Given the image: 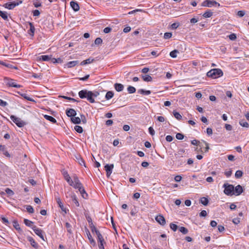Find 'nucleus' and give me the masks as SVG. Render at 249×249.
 <instances>
[{
	"mask_svg": "<svg viewBox=\"0 0 249 249\" xmlns=\"http://www.w3.org/2000/svg\"><path fill=\"white\" fill-rule=\"evenodd\" d=\"M240 222V219L239 218H235L232 219V222L235 224H238Z\"/></svg>",
	"mask_w": 249,
	"mask_h": 249,
	"instance_id": "bf43d9fd",
	"label": "nucleus"
},
{
	"mask_svg": "<svg viewBox=\"0 0 249 249\" xmlns=\"http://www.w3.org/2000/svg\"><path fill=\"white\" fill-rule=\"evenodd\" d=\"M28 241L30 243L31 246L36 249H38L39 248V245L36 243L33 237L31 236L27 237Z\"/></svg>",
	"mask_w": 249,
	"mask_h": 249,
	"instance_id": "1a4fd4ad",
	"label": "nucleus"
},
{
	"mask_svg": "<svg viewBox=\"0 0 249 249\" xmlns=\"http://www.w3.org/2000/svg\"><path fill=\"white\" fill-rule=\"evenodd\" d=\"M223 187L224 188V193L226 195L231 196L234 194L233 185L228 183H224Z\"/></svg>",
	"mask_w": 249,
	"mask_h": 249,
	"instance_id": "f03ea898",
	"label": "nucleus"
},
{
	"mask_svg": "<svg viewBox=\"0 0 249 249\" xmlns=\"http://www.w3.org/2000/svg\"><path fill=\"white\" fill-rule=\"evenodd\" d=\"M26 210L30 213H33L34 212V208L31 205H27L26 206Z\"/></svg>",
	"mask_w": 249,
	"mask_h": 249,
	"instance_id": "a18cd8bd",
	"label": "nucleus"
},
{
	"mask_svg": "<svg viewBox=\"0 0 249 249\" xmlns=\"http://www.w3.org/2000/svg\"><path fill=\"white\" fill-rule=\"evenodd\" d=\"M246 14V12L244 10H241V11H239L238 12H237V16L239 17H243Z\"/></svg>",
	"mask_w": 249,
	"mask_h": 249,
	"instance_id": "864d4df0",
	"label": "nucleus"
},
{
	"mask_svg": "<svg viewBox=\"0 0 249 249\" xmlns=\"http://www.w3.org/2000/svg\"><path fill=\"white\" fill-rule=\"evenodd\" d=\"M86 233H87V237L90 243L92 246H95L96 242H95V240H94V239L92 238L89 231L88 230H87Z\"/></svg>",
	"mask_w": 249,
	"mask_h": 249,
	"instance_id": "dca6fc26",
	"label": "nucleus"
},
{
	"mask_svg": "<svg viewBox=\"0 0 249 249\" xmlns=\"http://www.w3.org/2000/svg\"><path fill=\"white\" fill-rule=\"evenodd\" d=\"M223 74L222 71L220 69H213L207 73V76L213 79L222 76Z\"/></svg>",
	"mask_w": 249,
	"mask_h": 249,
	"instance_id": "f257e3e1",
	"label": "nucleus"
},
{
	"mask_svg": "<svg viewBox=\"0 0 249 249\" xmlns=\"http://www.w3.org/2000/svg\"><path fill=\"white\" fill-rule=\"evenodd\" d=\"M127 89L128 93L130 94L134 93L136 92V89L131 86H129L127 87Z\"/></svg>",
	"mask_w": 249,
	"mask_h": 249,
	"instance_id": "c9c22d12",
	"label": "nucleus"
},
{
	"mask_svg": "<svg viewBox=\"0 0 249 249\" xmlns=\"http://www.w3.org/2000/svg\"><path fill=\"white\" fill-rule=\"evenodd\" d=\"M71 200H72V202L75 205V206H77V207H79V202H78V200L77 199L76 195L74 193H72L71 195Z\"/></svg>",
	"mask_w": 249,
	"mask_h": 249,
	"instance_id": "4be33fe9",
	"label": "nucleus"
},
{
	"mask_svg": "<svg viewBox=\"0 0 249 249\" xmlns=\"http://www.w3.org/2000/svg\"><path fill=\"white\" fill-rule=\"evenodd\" d=\"M29 24L30 26V30L28 31V33L30 36H33L34 35L35 28L33 23L29 22Z\"/></svg>",
	"mask_w": 249,
	"mask_h": 249,
	"instance_id": "6ab92c4d",
	"label": "nucleus"
},
{
	"mask_svg": "<svg viewBox=\"0 0 249 249\" xmlns=\"http://www.w3.org/2000/svg\"><path fill=\"white\" fill-rule=\"evenodd\" d=\"M243 191V190L242 187L240 185H238L235 187V188H234V195L236 196H239L241 195Z\"/></svg>",
	"mask_w": 249,
	"mask_h": 249,
	"instance_id": "9b49d317",
	"label": "nucleus"
},
{
	"mask_svg": "<svg viewBox=\"0 0 249 249\" xmlns=\"http://www.w3.org/2000/svg\"><path fill=\"white\" fill-rule=\"evenodd\" d=\"M72 122L75 124H79L81 123V119L78 117H73L71 118Z\"/></svg>",
	"mask_w": 249,
	"mask_h": 249,
	"instance_id": "bb28decb",
	"label": "nucleus"
},
{
	"mask_svg": "<svg viewBox=\"0 0 249 249\" xmlns=\"http://www.w3.org/2000/svg\"><path fill=\"white\" fill-rule=\"evenodd\" d=\"M229 38L231 40H234L236 39V35L234 33L231 34L229 36Z\"/></svg>",
	"mask_w": 249,
	"mask_h": 249,
	"instance_id": "6e6d98bb",
	"label": "nucleus"
},
{
	"mask_svg": "<svg viewBox=\"0 0 249 249\" xmlns=\"http://www.w3.org/2000/svg\"><path fill=\"white\" fill-rule=\"evenodd\" d=\"M112 29L109 27H106L104 29V32L106 34L109 33L111 31Z\"/></svg>",
	"mask_w": 249,
	"mask_h": 249,
	"instance_id": "0e129e2a",
	"label": "nucleus"
},
{
	"mask_svg": "<svg viewBox=\"0 0 249 249\" xmlns=\"http://www.w3.org/2000/svg\"><path fill=\"white\" fill-rule=\"evenodd\" d=\"M76 159L77 160V161L79 163V164H80L81 165H83L85 166H85V161H84L83 159L81 157L78 156V157L76 158Z\"/></svg>",
	"mask_w": 249,
	"mask_h": 249,
	"instance_id": "a19ab883",
	"label": "nucleus"
},
{
	"mask_svg": "<svg viewBox=\"0 0 249 249\" xmlns=\"http://www.w3.org/2000/svg\"><path fill=\"white\" fill-rule=\"evenodd\" d=\"M70 5L74 11L77 12L79 10L80 7L77 2L71 1L70 2Z\"/></svg>",
	"mask_w": 249,
	"mask_h": 249,
	"instance_id": "2eb2a0df",
	"label": "nucleus"
},
{
	"mask_svg": "<svg viewBox=\"0 0 249 249\" xmlns=\"http://www.w3.org/2000/svg\"><path fill=\"white\" fill-rule=\"evenodd\" d=\"M6 84L8 87H15L17 88H19L22 87V85L17 84L14 80L11 79H7Z\"/></svg>",
	"mask_w": 249,
	"mask_h": 249,
	"instance_id": "39448f33",
	"label": "nucleus"
},
{
	"mask_svg": "<svg viewBox=\"0 0 249 249\" xmlns=\"http://www.w3.org/2000/svg\"><path fill=\"white\" fill-rule=\"evenodd\" d=\"M212 15L213 12L210 10H207L203 14V16L205 18H210Z\"/></svg>",
	"mask_w": 249,
	"mask_h": 249,
	"instance_id": "c756f323",
	"label": "nucleus"
},
{
	"mask_svg": "<svg viewBox=\"0 0 249 249\" xmlns=\"http://www.w3.org/2000/svg\"><path fill=\"white\" fill-rule=\"evenodd\" d=\"M142 78L144 81L150 82L152 80V78L149 75H142Z\"/></svg>",
	"mask_w": 249,
	"mask_h": 249,
	"instance_id": "2f4dec72",
	"label": "nucleus"
},
{
	"mask_svg": "<svg viewBox=\"0 0 249 249\" xmlns=\"http://www.w3.org/2000/svg\"><path fill=\"white\" fill-rule=\"evenodd\" d=\"M78 63L79 62L77 60L70 61L66 64V66L68 68H71L77 65Z\"/></svg>",
	"mask_w": 249,
	"mask_h": 249,
	"instance_id": "412c9836",
	"label": "nucleus"
},
{
	"mask_svg": "<svg viewBox=\"0 0 249 249\" xmlns=\"http://www.w3.org/2000/svg\"><path fill=\"white\" fill-rule=\"evenodd\" d=\"M178 229L179 231L183 234H186L188 232V229L184 227H180Z\"/></svg>",
	"mask_w": 249,
	"mask_h": 249,
	"instance_id": "e433bc0d",
	"label": "nucleus"
},
{
	"mask_svg": "<svg viewBox=\"0 0 249 249\" xmlns=\"http://www.w3.org/2000/svg\"><path fill=\"white\" fill-rule=\"evenodd\" d=\"M178 53V50H174L170 53V56L172 58H176L177 57V54Z\"/></svg>",
	"mask_w": 249,
	"mask_h": 249,
	"instance_id": "58836bf2",
	"label": "nucleus"
},
{
	"mask_svg": "<svg viewBox=\"0 0 249 249\" xmlns=\"http://www.w3.org/2000/svg\"><path fill=\"white\" fill-rule=\"evenodd\" d=\"M174 179L176 182H179L181 180L182 177L179 175H177L175 177Z\"/></svg>",
	"mask_w": 249,
	"mask_h": 249,
	"instance_id": "69168bd1",
	"label": "nucleus"
},
{
	"mask_svg": "<svg viewBox=\"0 0 249 249\" xmlns=\"http://www.w3.org/2000/svg\"><path fill=\"white\" fill-rule=\"evenodd\" d=\"M96 235L97 236V241L98 243L105 242L104 239L100 232V231H96Z\"/></svg>",
	"mask_w": 249,
	"mask_h": 249,
	"instance_id": "5701e85b",
	"label": "nucleus"
},
{
	"mask_svg": "<svg viewBox=\"0 0 249 249\" xmlns=\"http://www.w3.org/2000/svg\"><path fill=\"white\" fill-rule=\"evenodd\" d=\"M172 34L171 33L167 32L164 34V38L165 39H169L172 37Z\"/></svg>",
	"mask_w": 249,
	"mask_h": 249,
	"instance_id": "8fccbe9b",
	"label": "nucleus"
},
{
	"mask_svg": "<svg viewBox=\"0 0 249 249\" xmlns=\"http://www.w3.org/2000/svg\"><path fill=\"white\" fill-rule=\"evenodd\" d=\"M63 175L65 180L69 183L70 185H72L73 181L71 179V177L68 174V172L66 171H64L63 173Z\"/></svg>",
	"mask_w": 249,
	"mask_h": 249,
	"instance_id": "ddd939ff",
	"label": "nucleus"
},
{
	"mask_svg": "<svg viewBox=\"0 0 249 249\" xmlns=\"http://www.w3.org/2000/svg\"><path fill=\"white\" fill-rule=\"evenodd\" d=\"M179 26V23H174L171 25V28L173 29H177Z\"/></svg>",
	"mask_w": 249,
	"mask_h": 249,
	"instance_id": "052dcab7",
	"label": "nucleus"
},
{
	"mask_svg": "<svg viewBox=\"0 0 249 249\" xmlns=\"http://www.w3.org/2000/svg\"><path fill=\"white\" fill-rule=\"evenodd\" d=\"M79 191L80 192V194H81L82 197L84 198H87V196H88V194L86 192L84 188L83 187H82L79 190Z\"/></svg>",
	"mask_w": 249,
	"mask_h": 249,
	"instance_id": "cd10ccee",
	"label": "nucleus"
},
{
	"mask_svg": "<svg viewBox=\"0 0 249 249\" xmlns=\"http://www.w3.org/2000/svg\"><path fill=\"white\" fill-rule=\"evenodd\" d=\"M74 130L79 133L83 132V128L79 125H75L74 126Z\"/></svg>",
	"mask_w": 249,
	"mask_h": 249,
	"instance_id": "37998d69",
	"label": "nucleus"
},
{
	"mask_svg": "<svg viewBox=\"0 0 249 249\" xmlns=\"http://www.w3.org/2000/svg\"><path fill=\"white\" fill-rule=\"evenodd\" d=\"M39 59L44 61H48L51 59V56L49 55H41Z\"/></svg>",
	"mask_w": 249,
	"mask_h": 249,
	"instance_id": "72a5a7b5",
	"label": "nucleus"
},
{
	"mask_svg": "<svg viewBox=\"0 0 249 249\" xmlns=\"http://www.w3.org/2000/svg\"><path fill=\"white\" fill-rule=\"evenodd\" d=\"M32 229L37 235L40 237L42 240H44L43 231L42 230L39 229L36 226H33Z\"/></svg>",
	"mask_w": 249,
	"mask_h": 249,
	"instance_id": "423d86ee",
	"label": "nucleus"
},
{
	"mask_svg": "<svg viewBox=\"0 0 249 249\" xmlns=\"http://www.w3.org/2000/svg\"><path fill=\"white\" fill-rule=\"evenodd\" d=\"M66 113L68 117H73L76 115L75 110L72 108L67 109L66 111Z\"/></svg>",
	"mask_w": 249,
	"mask_h": 249,
	"instance_id": "4468645a",
	"label": "nucleus"
},
{
	"mask_svg": "<svg viewBox=\"0 0 249 249\" xmlns=\"http://www.w3.org/2000/svg\"><path fill=\"white\" fill-rule=\"evenodd\" d=\"M5 192L6 194H7L9 196H12L14 195V192L9 188H6L5 190Z\"/></svg>",
	"mask_w": 249,
	"mask_h": 249,
	"instance_id": "09e8293b",
	"label": "nucleus"
},
{
	"mask_svg": "<svg viewBox=\"0 0 249 249\" xmlns=\"http://www.w3.org/2000/svg\"><path fill=\"white\" fill-rule=\"evenodd\" d=\"M89 227L90 230L92 232H95L96 234V231H99L95 227V226L93 224L92 222L89 225Z\"/></svg>",
	"mask_w": 249,
	"mask_h": 249,
	"instance_id": "79ce46f5",
	"label": "nucleus"
},
{
	"mask_svg": "<svg viewBox=\"0 0 249 249\" xmlns=\"http://www.w3.org/2000/svg\"><path fill=\"white\" fill-rule=\"evenodd\" d=\"M22 2L21 1H20L19 2L18 1H13L12 2H8L5 4V7L8 9H13L16 6H18L19 3H21Z\"/></svg>",
	"mask_w": 249,
	"mask_h": 249,
	"instance_id": "0eeeda50",
	"label": "nucleus"
},
{
	"mask_svg": "<svg viewBox=\"0 0 249 249\" xmlns=\"http://www.w3.org/2000/svg\"><path fill=\"white\" fill-rule=\"evenodd\" d=\"M200 216L205 217L207 215V212L205 210H202L199 213Z\"/></svg>",
	"mask_w": 249,
	"mask_h": 249,
	"instance_id": "774afa93",
	"label": "nucleus"
},
{
	"mask_svg": "<svg viewBox=\"0 0 249 249\" xmlns=\"http://www.w3.org/2000/svg\"><path fill=\"white\" fill-rule=\"evenodd\" d=\"M170 227L174 231H176L178 228V226L173 223H170Z\"/></svg>",
	"mask_w": 249,
	"mask_h": 249,
	"instance_id": "de8ad7c7",
	"label": "nucleus"
},
{
	"mask_svg": "<svg viewBox=\"0 0 249 249\" xmlns=\"http://www.w3.org/2000/svg\"><path fill=\"white\" fill-rule=\"evenodd\" d=\"M8 105V103L2 99H0V106L3 107H6Z\"/></svg>",
	"mask_w": 249,
	"mask_h": 249,
	"instance_id": "4d7b16f0",
	"label": "nucleus"
},
{
	"mask_svg": "<svg viewBox=\"0 0 249 249\" xmlns=\"http://www.w3.org/2000/svg\"><path fill=\"white\" fill-rule=\"evenodd\" d=\"M57 203L59 207L61 208V210L64 212L65 213H67V209L64 207V205L59 197L56 198Z\"/></svg>",
	"mask_w": 249,
	"mask_h": 249,
	"instance_id": "f8f14e48",
	"label": "nucleus"
},
{
	"mask_svg": "<svg viewBox=\"0 0 249 249\" xmlns=\"http://www.w3.org/2000/svg\"><path fill=\"white\" fill-rule=\"evenodd\" d=\"M72 178H73V180H72L73 181L74 183H77V182H80L78 177L74 175L73 177H72Z\"/></svg>",
	"mask_w": 249,
	"mask_h": 249,
	"instance_id": "13d9d810",
	"label": "nucleus"
},
{
	"mask_svg": "<svg viewBox=\"0 0 249 249\" xmlns=\"http://www.w3.org/2000/svg\"><path fill=\"white\" fill-rule=\"evenodd\" d=\"M156 220L161 225H164L166 223L165 219L162 215H159L156 217Z\"/></svg>",
	"mask_w": 249,
	"mask_h": 249,
	"instance_id": "9d476101",
	"label": "nucleus"
},
{
	"mask_svg": "<svg viewBox=\"0 0 249 249\" xmlns=\"http://www.w3.org/2000/svg\"><path fill=\"white\" fill-rule=\"evenodd\" d=\"M148 131H149V133L152 136H153L155 134V131H154V129L152 127H149Z\"/></svg>",
	"mask_w": 249,
	"mask_h": 249,
	"instance_id": "e2e57ef3",
	"label": "nucleus"
},
{
	"mask_svg": "<svg viewBox=\"0 0 249 249\" xmlns=\"http://www.w3.org/2000/svg\"><path fill=\"white\" fill-rule=\"evenodd\" d=\"M176 138L178 140H181L184 138V136L181 133H178L176 134Z\"/></svg>",
	"mask_w": 249,
	"mask_h": 249,
	"instance_id": "5fc2aeb1",
	"label": "nucleus"
},
{
	"mask_svg": "<svg viewBox=\"0 0 249 249\" xmlns=\"http://www.w3.org/2000/svg\"><path fill=\"white\" fill-rule=\"evenodd\" d=\"M243 175V172L241 170H237L235 174V178H240Z\"/></svg>",
	"mask_w": 249,
	"mask_h": 249,
	"instance_id": "c03bdc74",
	"label": "nucleus"
},
{
	"mask_svg": "<svg viewBox=\"0 0 249 249\" xmlns=\"http://www.w3.org/2000/svg\"><path fill=\"white\" fill-rule=\"evenodd\" d=\"M24 224L27 226H28V227H31L32 226V225L33 224V222L28 220V219H24Z\"/></svg>",
	"mask_w": 249,
	"mask_h": 249,
	"instance_id": "49530a36",
	"label": "nucleus"
},
{
	"mask_svg": "<svg viewBox=\"0 0 249 249\" xmlns=\"http://www.w3.org/2000/svg\"><path fill=\"white\" fill-rule=\"evenodd\" d=\"M70 185L73 186L75 189H78V190H79L83 187L82 184L80 182L77 183H74L73 182L72 185Z\"/></svg>",
	"mask_w": 249,
	"mask_h": 249,
	"instance_id": "a878e982",
	"label": "nucleus"
},
{
	"mask_svg": "<svg viewBox=\"0 0 249 249\" xmlns=\"http://www.w3.org/2000/svg\"><path fill=\"white\" fill-rule=\"evenodd\" d=\"M114 87L115 90L118 92L122 91L124 89V85L120 83H115Z\"/></svg>",
	"mask_w": 249,
	"mask_h": 249,
	"instance_id": "a211bd4d",
	"label": "nucleus"
},
{
	"mask_svg": "<svg viewBox=\"0 0 249 249\" xmlns=\"http://www.w3.org/2000/svg\"><path fill=\"white\" fill-rule=\"evenodd\" d=\"M92 92L91 91H89L88 94H87L86 98L91 103H93L95 102L94 99L92 98Z\"/></svg>",
	"mask_w": 249,
	"mask_h": 249,
	"instance_id": "aec40b11",
	"label": "nucleus"
},
{
	"mask_svg": "<svg viewBox=\"0 0 249 249\" xmlns=\"http://www.w3.org/2000/svg\"><path fill=\"white\" fill-rule=\"evenodd\" d=\"M10 119L19 127H22L25 125V123L24 121H23L20 118L17 117L14 115H11L10 116Z\"/></svg>",
	"mask_w": 249,
	"mask_h": 249,
	"instance_id": "7ed1b4c3",
	"label": "nucleus"
},
{
	"mask_svg": "<svg viewBox=\"0 0 249 249\" xmlns=\"http://www.w3.org/2000/svg\"><path fill=\"white\" fill-rule=\"evenodd\" d=\"M239 124L243 127H249V124H248V123H247V122L243 120H241L239 122Z\"/></svg>",
	"mask_w": 249,
	"mask_h": 249,
	"instance_id": "ea45409f",
	"label": "nucleus"
},
{
	"mask_svg": "<svg viewBox=\"0 0 249 249\" xmlns=\"http://www.w3.org/2000/svg\"><path fill=\"white\" fill-rule=\"evenodd\" d=\"M33 16L35 17H37L40 15V12L38 10H35L33 11Z\"/></svg>",
	"mask_w": 249,
	"mask_h": 249,
	"instance_id": "338daca9",
	"label": "nucleus"
},
{
	"mask_svg": "<svg viewBox=\"0 0 249 249\" xmlns=\"http://www.w3.org/2000/svg\"><path fill=\"white\" fill-rule=\"evenodd\" d=\"M114 168V165L113 164H106L105 166V170L107 172V177H109L111 174L112 172V170Z\"/></svg>",
	"mask_w": 249,
	"mask_h": 249,
	"instance_id": "6e6552de",
	"label": "nucleus"
},
{
	"mask_svg": "<svg viewBox=\"0 0 249 249\" xmlns=\"http://www.w3.org/2000/svg\"><path fill=\"white\" fill-rule=\"evenodd\" d=\"M0 16L4 20H8V16L6 12L0 10Z\"/></svg>",
	"mask_w": 249,
	"mask_h": 249,
	"instance_id": "c85d7f7f",
	"label": "nucleus"
},
{
	"mask_svg": "<svg viewBox=\"0 0 249 249\" xmlns=\"http://www.w3.org/2000/svg\"><path fill=\"white\" fill-rule=\"evenodd\" d=\"M88 92L89 90L87 89L81 90L80 91H79L78 95L79 97L81 99L86 98L87 94H88Z\"/></svg>",
	"mask_w": 249,
	"mask_h": 249,
	"instance_id": "f3484780",
	"label": "nucleus"
},
{
	"mask_svg": "<svg viewBox=\"0 0 249 249\" xmlns=\"http://www.w3.org/2000/svg\"><path fill=\"white\" fill-rule=\"evenodd\" d=\"M44 118H45L46 120L51 122L52 123L55 124L56 123V120L55 119H54L53 117L48 115H44Z\"/></svg>",
	"mask_w": 249,
	"mask_h": 249,
	"instance_id": "b1692460",
	"label": "nucleus"
},
{
	"mask_svg": "<svg viewBox=\"0 0 249 249\" xmlns=\"http://www.w3.org/2000/svg\"><path fill=\"white\" fill-rule=\"evenodd\" d=\"M81 116V121H82V122H83V124H86L87 123V120H86V118L85 116V115H80Z\"/></svg>",
	"mask_w": 249,
	"mask_h": 249,
	"instance_id": "680f3d73",
	"label": "nucleus"
},
{
	"mask_svg": "<svg viewBox=\"0 0 249 249\" xmlns=\"http://www.w3.org/2000/svg\"><path fill=\"white\" fill-rule=\"evenodd\" d=\"M20 95L23 97L24 99H26L28 101L35 102V100H34L33 98L29 97L26 94L23 93V94H20Z\"/></svg>",
	"mask_w": 249,
	"mask_h": 249,
	"instance_id": "f704fd0d",
	"label": "nucleus"
},
{
	"mask_svg": "<svg viewBox=\"0 0 249 249\" xmlns=\"http://www.w3.org/2000/svg\"><path fill=\"white\" fill-rule=\"evenodd\" d=\"M103 40L100 37H97L95 39L94 41V43L96 45H99L102 43Z\"/></svg>",
	"mask_w": 249,
	"mask_h": 249,
	"instance_id": "3c124183",
	"label": "nucleus"
},
{
	"mask_svg": "<svg viewBox=\"0 0 249 249\" xmlns=\"http://www.w3.org/2000/svg\"><path fill=\"white\" fill-rule=\"evenodd\" d=\"M138 92L141 94L148 95L151 93V91L150 90H146L143 89H140L138 90Z\"/></svg>",
	"mask_w": 249,
	"mask_h": 249,
	"instance_id": "393cba45",
	"label": "nucleus"
},
{
	"mask_svg": "<svg viewBox=\"0 0 249 249\" xmlns=\"http://www.w3.org/2000/svg\"><path fill=\"white\" fill-rule=\"evenodd\" d=\"M214 5H217L218 6H220L219 3H217L214 0H205L203 1V2L202 4V5L203 6L205 7H211L212 6H213Z\"/></svg>",
	"mask_w": 249,
	"mask_h": 249,
	"instance_id": "20e7f679",
	"label": "nucleus"
},
{
	"mask_svg": "<svg viewBox=\"0 0 249 249\" xmlns=\"http://www.w3.org/2000/svg\"><path fill=\"white\" fill-rule=\"evenodd\" d=\"M200 201L201 203L205 206L207 205L209 202L208 199L205 197L201 198Z\"/></svg>",
	"mask_w": 249,
	"mask_h": 249,
	"instance_id": "473e14b6",
	"label": "nucleus"
},
{
	"mask_svg": "<svg viewBox=\"0 0 249 249\" xmlns=\"http://www.w3.org/2000/svg\"><path fill=\"white\" fill-rule=\"evenodd\" d=\"M174 117L178 120H180L182 119V116L178 112L175 111H173Z\"/></svg>",
	"mask_w": 249,
	"mask_h": 249,
	"instance_id": "4c0bfd02",
	"label": "nucleus"
},
{
	"mask_svg": "<svg viewBox=\"0 0 249 249\" xmlns=\"http://www.w3.org/2000/svg\"><path fill=\"white\" fill-rule=\"evenodd\" d=\"M113 92L112 91H109L107 92L105 97L107 100H109L113 97Z\"/></svg>",
	"mask_w": 249,
	"mask_h": 249,
	"instance_id": "7c9ffc66",
	"label": "nucleus"
},
{
	"mask_svg": "<svg viewBox=\"0 0 249 249\" xmlns=\"http://www.w3.org/2000/svg\"><path fill=\"white\" fill-rule=\"evenodd\" d=\"M65 226L66 228L67 229V231L69 233H71V224L68 223L66 222L65 224Z\"/></svg>",
	"mask_w": 249,
	"mask_h": 249,
	"instance_id": "603ef678",
	"label": "nucleus"
}]
</instances>
